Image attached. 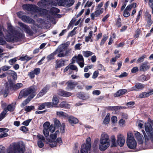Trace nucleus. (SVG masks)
Instances as JSON below:
<instances>
[{
	"mask_svg": "<svg viewBox=\"0 0 153 153\" xmlns=\"http://www.w3.org/2000/svg\"><path fill=\"white\" fill-rule=\"evenodd\" d=\"M8 34L5 37V39L8 42L13 41H17L18 39L22 37L20 33L14 30L13 27L11 25L8 26Z\"/></svg>",
	"mask_w": 153,
	"mask_h": 153,
	"instance_id": "nucleus-1",
	"label": "nucleus"
},
{
	"mask_svg": "<svg viewBox=\"0 0 153 153\" xmlns=\"http://www.w3.org/2000/svg\"><path fill=\"white\" fill-rule=\"evenodd\" d=\"M110 146V139L108 134L103 133L101 135L100 140L99 148L101 151L107 149Z\"/></svg>",
	"mask_w": 153,
	"mask_h": 153,
	"instance_id": "nucleus-2",
	"label": "nucleus"
},
{
	"mask_svg": "<svg viewBox=\"0 0 153 153\" xmlns=\"http://www.w3.org/2000/svg\"><path fill=\"white\" fill-rule=\"evenodd\" d=\"M23 9L25 10L36 12H42V15H46L48 10L45 9L40 8L32 4H26L22 6Z\"/></svg>",
	"mask_w": 153,
	"mask_h": 153,
	"instance_id": "nucleus-3",
	"label": "nucleus"
},
{
	"mask_svg": "<svg viewBox=\"0 0 153 153\" xmlns=\"http://www.w3.org/2000/svg\"><path fill=\"white\" fill-rule=\"evenodd\" d=\"M36 88L33 86L28 88L26 89H23L20 91L18 99H20L23 97L25 98L29 94H31V98H33L36 94Z\"/></svg>",
	"mask_w": 153,
	"mask_h": 153,
	"instance_id": "nucleus-4",
	"label": "nucleus"
},
{
	"mask_svg": "<svg viewBox=\"0 0 153 153\" xmlns=\"http://www.w3.org/2000/svg\"><path fill=\"white\" fill-rule=\"evenodd\" d=\"M145 130L147 134L145 136L146 141L151 140L153 143V129L151 124L148 123L145 124Z\"/></svg>",
	"mask_w": 153,
	"mask_h": 153,
	"instance_id": "nucleus-5",
	"label": "nucleus"
},
{
	"mask_svg": "<svg viewBox=\"0 0 153 153\" xmlns=\"http://www.w3.org/2000/svg\"><path fill=\"white\" fill-rule=\"evenodd\" d=\"M25 149L20 148L19 145L16 143L11 144L7 149V153H24Z\"/></svg>",
	"mask_w": 153,
	"mask_h": 153,
	"instance_id": "nucleus-6",
	"label": "nucleus"
},
{
	"mask_svg": "<svg viewBox=\"0 0 153 153\" xmlns=\"http://www.w3.org/2000/svg\"><path fill=\"white\" fill-rule=\"evenodd\" d=\"M126 141L128 146L131 149H134L137 146V142L134 137L133 133L131 131L128 132Z\"/></svg>",
	"mask_w": 153,
	"mask_h": 153,
	"instance_id": "nucleus-7",
	"label": "nucleus"
},
{
	"mask_svg": "<svg viewBox=\"0 0 153 153\" xmlns=\"http://www.w3.org/2000/svg\"><path fill=\"white\" fill-rule=\"evenodd\" d=\"M63 47L61 45L59 46L54 52L48 56V57L55 56L56 55H57V56L59 57L66 56L68 53V51H67L65 52H63Z\"/></svg>",
	"mask_w": 153,
	"mask_h": 153,
	"instance_id": "nucleus-8",
	"label": "nucleus"
},
{
	"mask_svg": "<svg viewBox=\"0 0 153 153\" xmlns=\"http://www.w3.org/2000/svg\"><path fill=\"white\" fill-rule=\"evenodd\" d=\"M19 25L21 28L24 31L30 35H32L33 34V31L30 27L25 24L21 22H19Z\"/></svg>",
	"mask_w": 153,
	"mask_h": 153,
	"instance_id": "nucleus-9",
	"label": "nucleus"
},
{
	"mask_svg": "<svg viewBox=\"0 0 153 153\" xmlns=\"http://www.w3.org/2000/svg\"><path fill=\"white\" fill-rule=\"evenodd\" d=\"M125 143V139L124 136L120 134H118L117 136V145H118L122 147Z\"/></svg>",
	"mask_w": 153,
	"mask_h": 153,
	"instance_id": "nucleus-10",
	"label": "nucleus"
},
{
	"mask_svg": "<svg viewBox=\"0 0 153 153\" xmlns=\"http://www.w3.org/2000/svg\"><path fill=\"white\" fill-rule=\"evenodd\" d=\"M145 85L140 83H137L135 84L134 86L131 88V91H140L143 89Z\"/></svg>",
	"mask_w": 153,
	"mask_h": 153,
	"instance_id": "nucleus-11",
	"label": "nucleus"
},
{
	"mask_svg": "<svg viewBox=\"0 0 153 153\" xmlns=\"http://www.w3.org/2000/svg\"><path fill=\"white\" fill-rule=\"evenodd\" d=\"M66 84L67 85L66 87L67 90H71L74 89L75 86L77 85V83L71 80H69L66 83Z\"/></svg>",
	"mask_w": 153,
	"mask_h": 153,
	"instance_id": "nucleus-12",
	"label": "nucleus"
},
{
	"mask_svg": "<svg viewBox=\"0 0 153 153\" xmlns=\"http://www.w3.org/2000/svg\"><path fill=\"white\" fill-rule=\"evenodd\" d=\"M153 94V89L150 90L149 91L141 93L139 95L138 98H142L149 96Z\"/></svg>",
	"mask_w": 153,
	"mask_h": 153,
	"instance_id": "nucleus-13",
	"label": "nucleus"
},
{
	"mask_svg": "<svg viewBox=\"0 0 153 153\" xmlns=\"http://www.w3.org/2000/svg\"><path fill=\"white\" fill-rule=\"evenodd\" d=\"M59 134V131H56L54 134H52L50 135V139L46 138V139L50 142L51 143H53L54 142L57 137V134Z\"/></svg>",
	"mask_w": 153,
	"mask_h": 153,
	"instance_id": "nucleus-14",
	"label": "nucleus"
},
{
	"mask_svg": "<svg viewBox=\"0 0 153 153\" xmlns=\"http://www.w3.org/2000/svg\"><path fill=\"white\" fill-rule=\"evenodd\" d=\"M58 94L61 96L65 97H69L72 95V94L71 93L62 90L61 89L59 90L58 92Z\"/></svg>",
	"mask_w": 153,
	"mask_h": 153,
	"instance_id": "nucleus-15",
	"label": "nucleus"
},
{
	"mask_svg": "<svg viewBox=\"0 0 153 153\" xmlns=\"http://www.w3.org/2000/svg\"><path fill=\"white\" fill-rule=\"evenodd\" d=\"M135 135L139 143L142 144L143 142V136L138 131L136 132Z\"/></svg>",
	"mask_w": 153,
	"mask_h": 153,
	"instance_id": "nucleus-16",
	"label": "nucleus"
},
{
	"mask_svg": "<svg viewBox=\"0 0 153 153\" xmlns=\"http://www.w3.org/2000/svg\"><path fill=\"white\" fill-rule=\"evenodd\" d=\"M22 20L24 22L29 24L33 23L34 22V21L33 19L26 16H23L22 18Z\"/></svg>",
	"mask_w": 153,
	"mask_h": 153,
	"instance_id": "nucleus-17",
	"label": "nucleus"
},
{
	"mask_svg": "<svg viewBox=\"0 0 153 153\" xmlns=\"http://www.w3.org/2000/svg\"><path fill=\"white\" fill-rule=\"evenodd\" d=\"M150 66L148 65L147 63L145 62L143 63L140 67V70L141 71H145L149 69Z\"/></svg>",
	"mask_w": 153,
	"mask_h": 153,
	"instance_id": "nucleus-18",
	"label": "nucleus"
},
{
	"mask_svg": "<svg viewBox=\"0 0 153 153\" xmlns=\"http://www.w3.org/2000/svg\"><path fill=\"white\" fill-rule=\"evenodd\" d=\"M49 89V87L46 86L44 87L37 94L38 97H40L44 95L48 91Z\"/></svg>",
	"mask_w": 153,
	"mask_h": 153,
	"instance_id": "nucleus-19",
	"label": "nucleus"
},
{
	"mask_svg": "<svg viewBox=\"0 0 153 153\" xmlns=\"http://www.w3.org/2000/svg\"><path fill=\"white\" fill-rule=\"evenodd\" d=\"M62 143V142L61 139L60 138H58L56 140V141L53 142V143H51L50 144V146L51 147H53L56 146L57 143H59V145L61 144Z\"/></svg>",
	"mask_w": 153,
	"mask_h": 153,
	"instance_id": "nucleus-20",
	"label": "nucleus"
},
{
	"mask_svg": "<svg viewBox=\"0 0 153 153\" xmlns=\"http://www.w3.org/2000/svg\"><path fill=\"white\" fill-rule=\"evenodd\" d=\"M48 2L46 1H40L37 3V5L39 7H45V8L49 9V6L48 5Z\"/></svg>",
	"mask_w": 153,
	"mask_h": 153,
	"instance_id": "nucleus-21",
	"label": "nucleus"
},
{
	"mask_svg": "<svg viewBox=\"0 0 153 153\" xmlns=\"http://www.w3.org/2000/svg\"><path fill=\"white\" fill-rule=\"evenodd\" d=\"M68 120L69 123L71 124H76L78 122V120L76 118L72 116L68 117Z\"/></svg>",
	"mask_w": 153,
	"mask_h": 153,
	"instance_id": "nucleus-22",
	"label": "nucleus"
},
{
	"mask_svg": "<svg viewBox=\"0 0 153 153\" xmlns=\"http://www.w3.org/2000/svg\"><path fill=\"white\" fill-rule=\"evenodd\" d=\"M64 61L62 59H61L59 61H56L55 68H57L63 66L64 65Z\"/></svg>",
	"mask_w": 153,
	"mask_h": 153,
	"instance_id": "nucleus-23",
	"label": "nucleus"
},
{
	"mask_svg": "<svg viewBox=\"0 0 153 153\" xmlns=\"http://www.w3.org/2000/svg\"><path fill=\"white\" fill-rule=\"evenodd\" d=\"M59 100L56 96L53 97L52 99V104L53 107H58L57 105L59 103Z\"/></svg>",
	"mask_w": 153,
	"mask_h": 153,
	"instance_id": "nucleus-24",
	"label": "nucleus"
},
{
	"mask_svg": "<svg viewBox=\"0 0 153 153\" xmlns=\"http://www.w3.org/2000/svg\"><path fill=\"white\" fill-rule=\"evenodd\" d=\"M126 91L127 90L126 89L120 90L114 94V96L115 97H118L125 94Z\"/></svg>",
	"mask_w": 153,
	"mask_h": 153,
	"instance_id": "nucleus-25",
	"label": "nucleus"
},
{
	"mask_svg": "<svg viewBox=\"0 0 153 153\" xmlns=\"http://www.w3.org/2000/svg\"><path fill=\"white\" fill-rule=\"evenodd\" d=\"M56 115L60 117L65 118L68 116V114L65 113L62 111H56Z\"/></svg>",
	"mask_w": 153,
	"mask_h": 153,
	"instance_id": "nucleus-26",
	"label": "nucleus"
},
{
	"mask_svg": "<svg viewBox=\"0 0 153 153\" xmlns=\"http://www.w3.org/2000/svg\"><path fill=\"white\" fill-rule=\"evenodd\" d=\"M76 60V62L81 68L83 67L84 65L83 58H74Z\"/></svg>",
	"mask_w": 153,
	"mask_h": 153,
	"instance_id": "nucleus-27",
	"label": "nucleus"
},
{
	"mask_svg": "<svg viewBox=\"0 0 153 153\" xmlns=\"http://www.w3.org/2000/svg\"><path fill=\"white\" fill-rule=\"evenodd\" d=\"M57 5H58V3L56 0H51L50 1L49 0L48 1V5H49V8L51 7L56 6Z\"/></svg>",
	"mask_w": 153,
	"mask_h": 153,
	"instance_id": "nucleus-28",
	"label": "nucleus"
},
{
	"mask_svg": "<svg viewBox=\"0 0 153 153\" xmlns=\"http://www.w3.org/2000/svg\"><path fill=\"white\" fill-rule=\"evenodd\" d=\"M28 96V97L26 100L23 101V102L22 103L21 105V107H23L25 106L29 102L30 100L32 98H31V97H32L31 94H29Z\"/></svg>",
	"mask_w": 153,
	"mask_h": 153,
	"instance_id": "nucleus-29",
	"label": "nucleus"
},
{
	"mask_svg": "<svg viewBox=\"0 0 153 153\" xmlns=\"http://www.w3.org/2000/svg\"><path fill=\"white\" fill-rule=\"evenodd\" d=\"M86 144H83L82 145H85L86 146L85 147H86L87 149H90L91 146V140L90 137H88L86 139Z\"/></svg>",
	"mask_w": 153,
	"mask_h": 153,
	"instance_id": "nucleus-30",
	"label": "nucleus"
},
{
	"mask_svg": "<svg viewBox=\"0 0 153 153\" xmlns=\"http://www.w3.org/2000/svg\"><path fill=\"white\" fill-rule=\"evenodd\" d=\"M59 106L62 108H70V105L69 104L67 103L66 102L63 101L61 102L59 105Z\"/></svg>",
	"mask_w": 153,
	"mask_h": 153,
	"instance_id": "nucleus-31",
	"label": "nucleus"
},
{
	"mask_svg": "<svg viewBox=\"0 0 153 153\" xmlns=\"http://www.w3.org/2000/svg\"><path fill=\"white\" fill-rule=\"evenodd\" d=\"M111 147H114L117 146V142H116V139L114 136L113 135L111 136Z\"/></svg>",
	"mask_w": 153,
	"mask_h": 153,
	"instance_id": "nucleus-32",
	"label": "nucleus"
},
{
	"mask_svg": "<svg viewBox=\"0 0 153 153\" xmlns=\"http://www.w3.org/2000/svg\"><path fill=\"white\" fill-rule=\"evenodd\" d=\"M7 73L8 74H11L14 80H16L17 79V75L16 73L13 71L9 70L7 72Z\"/></svg>",
	"mask_w": 153,
	"mask_h": 153,
	"instance_id": "nucleus-33",
	"label": "nucleus"
},
{
	"mask_svg": "<svg viewBox=\"0 0 153 153\" xmlns=\"http://www.w3.org/2000/svg\"><path fill=\"white\" fill-rule=\"evenodd\" d=\"M77 97L79 99L84 100H86L89 98V97L88 96H85L83 93H79L77 94Z\"/></svg>",
	"mask_w": 153,
	"mask_h": 153,
	"instance_id": "nucleus-34",
	"label": "nucleus"
},
{
	"mask_svg": "<svg viewBox=\"0 0 153 153\" xmlns=\"http://www.w3.org/2000/svg\"><path fill=\"white\" fill-rule=\"evenodd\" d=\"M85 147L86 146L85 145H82V146L80 153H88V151L90 150V149H87Z\"/></svg>",
	"mask_w": 153,
	"mask_h": 153,
	"instance_id": "nucleus-35",
	"label": "nucleus"
},
{
	"mask_svg": "<svg viewBox=\"0 0 153 153\" xmlns=\"http://www.w3.org/2000/svg\"><path fill=\"white\" fill-rule=\"evenodd\" d=\"M15 104L16 103H15L14 104H11L9 105L7 107V109L9 111H13L15 109Z\"/></svg>",
	"mask_w": 153,
	"mask_h": 153,
	"instance_id": "nucleus-36",
	"label": "nucleus"
},
{
	"mask_svg": "<svg viewBox=\"0 0 153 153\" xmlns=\"http://www.w3.org/2000/svg\"><path fill=\"white\" fill-rule=\"evenodd\" d=\"M74 0H65V6L71 7L74 4Z\"/></svg>",
	"mask_w": 153,
	"mask_h": 153,
	"instance_id": "nucleus-37",
	"label": "nucleus"
},
{
	"mask_svg": "<svg viewBox=\"0 0 153 153\" xmlns=\"http://www.w3.org/2000/svg\"><path fill=\"white\" fill-rule=\"evenodd\" d=\"M83 56L85 57L90 56L93 54V53L90 51H84L82 52Z\"/></svg>",
	"mask_w": 153,
	"mask_h": 153,
	"instance_id": "nucleus-38",
	"label": "nucleus"
},
{
	"mask_svg": "<svg viewBox=\"0 0 153 153\" xmlns=\"http://www.w3.org/2000/svg\"><path fill=\"white\" fill-rule=\"evenodd\" d=\"M136 3H134L127 6L125 9L128 11H130L132 8H135L136 7Z\"/></svg>",
	"mask_w": 153,
	"mask_h": 153,
	"instance_id": "nucleus-39",
	"label": "nucleus"
},
{
	"mask_svg": "<svg viewBox=\"0 0 153 153\" xmlns=\"http://www.w3.org/2000/svg\"><path fill=\"white\" fill-rule=\"evenodd\" d=\"M120 108H122L121 107H120L118 106H109L107 107V109L109 110H114L117 111L118 109H120Z\"/></svg>",
	"mask_w": 153,
	"mask_h": 153,
	"instance_id": "nucleus-40",
	"label": "nucleus"
},
{
	"mask_svg": "<svg viewBox=\"0 0 153 153\" xmlns=\"http://www.w3.org/2000/svg\"><path fill=\"white\" fill-rule=\"evenodd\" d=\"M93 31H91L89 32V35L88 36L85 37V41L86 42H88L91 39L92 36Z\"/></svg>",
	"mask_w": 153,
	"mask_h": 153,
	"instance_id": "nucleus-41",
	"label": "nucleus"
},
{
	"mask_svg": "<svg viewBox=\"0 0 153 153\" xmlns=\"http://www.w3.org/2000/svg\"><path fill=\"white\" fill-rule=\"evenodd\" d=\"M34 106H27L24 108V110L27 112H30L34 110Z\"/></svg>",
	"mask_w": 153,
	"mask_h": 153,
	"instance_id": "nucleus-42",
	"label": "nucleus"
},
{
	"mask_svg": "<svg viewBox=\"0 0 153 153\" xmlns=\"http://www.w3.org/2000/svg\"><path fill=\"white\" fill-rule=\"evenodd\" d=\"M54 125L56 127L58 128L61 126V123L56 118L53 119Z\"/></svg>",
	"mask_w": 153,
	"mask_h": 153,
	"instance_id": "nucleus-43",
	"label": "nucleus"
},
{
	"mask_svg": "<svg viewBox=\"0 0 153 153\" xmlns=\"http://www.w3.org/2000/svg\"><path fill=\"white\" fill-rule=\"evenodd\" d=\"M5 86H6V89L5 90L3 91V95L4 97H6L7 96V92H8L9 87L8 84L6 83Z\"/></svg>",
	"mask_w": 153,
	"mask_h": 153,
	"instance_id": "nucleus-44",
	"label": "nucleus"
},
{
	"mask_svg": "<svg viewBox=\"0 0 153 153\" xmlns=\"http://www.w3.org/2000/svg\"><path fill=\"white\" fill-rule=\"evenodd\" d=\"M110 114L108 113L104 120V123L105 124H107L108 123L110 120Z\"/></svg>",
	"mask_w": 153,
	"mask_h": 153,
	"instance_id": "nucleus-45",
	"label": "nucleus"
},
{
	"mask_svg": "<svg viewBox=\"0 0 153 153\" xmlns=\"http://www.w3.org/2000/svg\"><path fill=\"white\" fill-rule=\"evenodd\" d=\"M108 38V36L106 35H103V37L101 40V41L100 43V45H103L105 42L106 41Z\"/></svg>",
	"mask_w": 153,
	"mask_h": 153,
	"instance_id": "nucleus-46",
	"label": "nucleus"
},
{
	"mask_svg": "<svg viewBox=\"0 0 153 153\" xmlns=\"http://www.w3.org/2000/svg\"><path fill=\"white\" fill-rule=\"evenodd\" d=\"M58 5L60 6H65V0H56Z\"/></svg>",
	"mask_w": 153,
	"mask_h": 153,
	"instance_id": "nucleus-47",
	"label": "nucleus"
},
{
	"mask_svg": "<svg viewBox=\"0 0 153 153\" xmlns=\"http://www.w3.org/2000/svg\"><path fill=\"white\" fill-rule=\"evenodd\" d=\"M22 86V84L21 83H19L13 85L12 86L14 88L17 89L21 88Z\"/></svg>",
	"mask_w": 153,
	"mask_h": 153,
	"instance_id": "nucleus-48",
	"label": "nucleus"
},
{
	"mask_svg": "<svg viewBox=\"0 0 153 153\" xmlns=\"http://www.w3.org/2000/svg\"><path fill=\"white\" fill-rule=\"evenodd\" d=\"M103 8L97 10L95 12V16H97L102 13L103 12Z\"/></svg>",
	"mask_w": 153,
	"mask_h": 153,
	"instance_id": "nucleus-49",
	"label": "nucleus"
},
{
	"mask_svg": "<svg viewBox=\"0 0 153 153\" xmlns=\"http://www.w3.org/2000/svg\"><path fill=\"white\" fill-rule=\"evenodd\" d=\"M69 66H70V69L71 70H75L76 72L78 71V68L75 65L70 64L69 65Z\"/></svg>",
	"mask_w": 153,
	"mask_h": 153,
	"instance_id": "nucleus-50",
	"label": "nucleus"
},
{
	"mask_svg": "<svg viewBox=\"0 0 153 153\" xmlns=\"http://www.w3.org/2000/svg\"><path fill=\"white\" fill-rule=\"evenodd\" d=\"M45 107L47 108H50L51 107H53L52 105V102H45L44 103Z\"/></svg>",
	"mask_w": 153,
	"mask_h": 153,
	"instance_id": "nucleus-51",
	"label": "nucleus"
},
{
	"mask_svg": "<svg viewBox=\"0 0 153 153\" xmlns=\"http://www.w3.org/2000/svg\"><path fill=\"white\" fill-rule=\"evenodd\" d=\"M140 30L139 29H137L135 31V34L134 35V37L135 38H137L139 37L140 33Z\"/></svg>",
	"mask_w": 153,
	"mask_h": 153,
	"instance_id": "nucleus-52",
	"label": "nucleus"
},
{
	"mask_svg": "<svg viewBox=\"0 0 153 153\" xmlns=\"http://www.w3.org/2000/svg\"><path fill=\"white\" fill-rule=\"evenodd\" d=\"M7 111L6 110H4L0 115V121H1L5 117Z\"/></svg>",
	"mask_w": 153,
	"mask_h": 153,
	"instance_id": "nucleus-53",
	"label": "nucleus"
},
{
	"mask_svg": "<svg viewBox=\"0 0 153 153\" xmlns=\"http://www.w3.org/2000/svg\"><path fill=\"white\" fill-rule=\"evenodd\" d=\"M51 11L54 13H58L59 12V10L56 7H53L51 8Z\"/></svg>",
	"mask_w": 153,
	"mask_h": 153,
	"instance_id": "nucleus-54",
	"label": "nucleus"
},
{
	"mask_svg": "<svg viewBox=\"0 0 153 153\" xmlns=\"http://www.w3.org/2000/svg\"><path fill=\"white\" fill-rule=\"evenodd\" d=\"M50 126V123L49 122H46L43 125L44 129H48Z\"/></svg>",
	"mask_w": 153,
	"mask_h": 153,
	"instance_id": "nucleus-55",
	"label": "nucleus"
},
{
	"mask_svg": "<svg viewBox=\"0 0 153 153\" xmlns=\"http://www.w3.org/2000/svg\"><path fill=\"white\" fill-rule=\"evenodd\" d=\"M140 79L142 81L147 80L149 78L144 75H142L140 76Z\"/></svg>",
	"mask_w": 153,
	"mask_h": 153,
	"instance_id": "nucleus-56",
	"label": "nucleus"
},
{
	"mask_svg": "<svg viewBox=\"0 0 153 153\" xmlns=\"http://www.w3.org/2000/svg\"><path fill=\"white\" fill-rule=\"evenodd\" d=\"M33 71L36 75H37L39 74L40 71V69L39 68H36Z\"/></svg>",
	"mask_w": 153,
	"mask_h": 153,
	"instance_id": "nucleus-57",
	"label": "nucleus"
},
{
	"mask_svg": "<svg viewBox=\"0 0 153 153\" xmlns=\"http://www.w3.org/2000/svg\"><path fill=\"white\" fill-rule=\"evenodd\" d=\"M128 11L125 9L124 10L123 14V15L124 17H127L130 15V13Z\"/></svg>",
	"mask_w": 153,
	"mask_h": 153,
	"instance_id": "nucleus-58",
	"label": "nucleus"
},
{
	"mask_svg": "<svg viewBox=\"0 0 153 153\" xmlns=\"http://www.w3.org/2000/svg\"><path fill=\"white\" fill-rule=\"evenodd\" d=\"M55 127L53 126V125H51L50 126L48 130L50 132H53L55 131Z\"/></svg>",
	"mask_w": 153,
	"mask_h": 153,
	"instance_id": "nucleus-59",
	"label": "nucleus"
},
{
	"mask_svg": "<svg viewBox=\"0 0 153 153\" xmlns=\"http://www.w3.org/2000/svg\"><path fill=\"white\" fill-rule=\"evenodd\" d=\"M43 133L45 136L47 137H48L49 135L48 129H44L43 131Z\"/></svg>",
	"mask_w": 153,
	"mask_h": 153,
	"instance_id": "nucleus-60",
	"label": "nucleus"
},
{
	"mask_svg": "<svg viewBox=\"0 0 153 153\" xmlns=\"http://www.w3.org/2000/svg\"><path fill=\"white\" fill-rule=\"evenodd\" d=\"M125 123V120L122 119H121L119 122V123L120 125L122 127H123Z\"/></svg>",
	"mask_w": 153,
	"mask_h": 153,
	"instance_id": "nucleus-61",
	"label": "nucleus"
},
{
	"mask_svg": "<svg viewBox=\"0 0 153 153\" xmlns=\"http://www.w3.org/2000/svg\"><path fill=\"white\" fill-rule=\"evenodd\" d=\"M31 120V119H28V120H26L24 121V122H23L22 124L25 126H27L29 124V123L30 122Z\"/></svg>",
	"mask_w": 153,
	"mask_h": 153,
	"instance_id": "nucleus-62",
	"label": "nucleus"
},
{
	"mask_svg": "<svg viewBox=\"0 0 153 153\" xmlns=\"http://www.w3.org/2000/svg\"><path fill=\"white\" fill-rule=\"evenodd\" d=\"M20 130L23 132H26L28 131V128L25 126H22L20 128Z\"/></svg>",
	"mask_w": 153,
	"mask_h": 153,
	"instance_id": "nucleus-63",
	"label": "nucleus"
},
{
	"mask_svg": "<svg viewBox=\"0 0 153 153\" xmlns=\"http://www.w3.org/2000/svg\"><path fill=\"white\" fill-rule=\"evenodd\" d=\"M35 74L33 71L29 72L28 74V76L31 79H33L35 77Z\"/></svg>",
	"mask_w": 153,
	"mask_h": 153,
	"instance_id": "nucleus-64",
	"label": "nucleus"
}]
</instances>
